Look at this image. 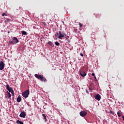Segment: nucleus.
I'll list each match as a JSON object with an SVG mask.
<instances>
[{
	"mask_svg": "<svg viewBox=\"0 0 124 124\" xmlns=\"http://www.w3.org/2000/svg\"><path fill=\"white\" fill-rule=\"evenodd\" d=\"M6 89L9 92V93H11L13 96H14V91L12 89V88L9 86L8 84H7L6 86Z\"/></svg>",
	"mask_w": 124,
	"mask_h": 124,
	"instance_id": "f257e3e1",
	"label": "nucleus"
},
{
	"mask_svg": "<svg viewBox=\"0 0 124 124\" xmlns=\"http://www.w3.org/2000/svg\"><path fill=\"white\" fill-rule=\"evenodd\" d=\"M59 35L58 37V38L59 39H62V37H65L66 36V34L64 33V32H61L60 31H59Z\"/></svg>",
	"mask_w": 124,
	"mask_h": 124,
	"instance_id": "f03ea898",
	"label": "nucleus"
},
{
	"mask_svg": "<svg viewBox=\"0 0 124 124\" xmlns=\"http://www.w3.org/2000/svg\"><path fill=\"white\" fill-rule=\"evenodd\" d=\"M22 96L25 98H27V97H29V95L30 94V90H28L25 91L24 92L22 93Z\"/></svg>",
	"mask_w": 124,
	"mask_h": 124,
	"instance_id": "7ed1b4c3",
	"label": "nucleus"
},
{
	"mask_svg": "<svg viewBox=\"0 0 124 124\" xmlns=\"http://www.w3.org/2000/svg\"><path fill=\"white\" fill-rule=\"evenodd\" d=\"M19 42V40L16 38V37H14L13 40L10 42L11 44H16Z\"/></svg>",
	"mask_w": 124,
	"mask_h": 124,
	"instance_id": "20e7f679",
	"label": "nucleus"
},
{
	"mask_svg": "<svg viewBox=\"0 0 124 124\" xmlns=\"http://www.w3.org/2000/svg\"><path fill=\"white\" fill-rule=\"evenodd\" d=\"M79 74L82 76V77H85L87 75V73L84 70H79Z\"/></svg>",
	"mask_w": 124,
	"mask_h": 124,
	"instance_id": "39448f33",
	"label": "nucleus"
},
{
	"mask_svg": "<svg viewBox=\"0 0 124 124\" xmlns=\"http://www.w3.org/2000/svg\"><path fill=\"white\" fill-rule=\"evenodd\" d=\"M79 114L81 117H85V116L87 115V112H86L85 110L81 111L80 112Z\"/></svg>",
	"mask_w": 124,
	"mask_h": 124,
	"instance_id": "423d86ee",
	"label": "nucleus"
},
{
	"mask_svg": "<svg viewBox=\"0 0 124 124\" xmlns=\"http://www.w3.org/2000/svg\"><path fill=\"white\" fill-rule=\"evenodd\" d=\"M4 68V63L2 61L0 62V70H2Z\"/></svg>",
	"mask_w": 124,
	"mask_h": 124,
	"instance_id": "0eeeda50",
	"label": "nucleus"
},
{
	"mask_svg": "<svg viewBox=\"0 0 124 124\" xmlns=\"http://www.w3.org/2000/svg\"><path fill=\"white\" fill-rule=\"evenodd\" d=\"M94 98L96 100H98V101H99L101 99V96H100V95L99 94H98L95 96Z\"/></svg>",
	"mask_w": 124,
	"mask_h": 124,
	"instance_id": "6e6552de",
	"label": "nucleus"
},
{
	"mask_svg": "<svg viewBox=\"0 0 124 124\" xmlns=\"http://www.w3.org/2000/svg\"><path fill=\"white\" fill-rule=\"evenodd\" d=\"M34 76L36 78H37V79H38L39 80H41V79H42V76L40 75H38L37 74H36L34 75Z\"/></svg>",
	"mask_w": 124,
	"mask_h": 124,
	"instance_id": "1a4fd4ad",
	"label": "nucleus"
},
{
	"mask_svg": "<svg viewBox=\"0 0 124 124\" xmlns=\"http://www.w3.org/2000/svg\"><path fill=\"white\" fill-rule=\"evenodd\" d=\"M19 117H20V118H26V112H22L19 115Z\"/></svg>",
	"mask_w": 124,
	"mask_h": 124,
	"instance_id": "9d476101",
	"label": "nucleus"
},
{
	"mask_svg": "<svg viewBox=\"0 0 124 124\" xmlns=\"http://www.w3.org/2000/svg\"><path fill=\"white\" fill-rule=\"evenodd\" d=\"M64 37L65 38L66 43H69V42H70V40H69V36L66 35V36H65Z\"/></svg>",
	"mask_w": 124,
	"mask_h": 124,
	"instance_id": "9b49d317",
	"label": "nucleus"
},
{
	"mask_svg": "<svg viewBox=\"0 0 124 124\" xmlns=\"http://www.w3.org/2000/svg\"><path fill=\"white\" fill-rule=\"evenodd\" d=\"M21 100H22V98L20 95H18L16 99V101L17 102H21Z\"/></svg>",
	"mask_w": 124,
	"mask_h": 124,
	"instance_id": "f8f14e48",
	"label": "nucleus"
},
{
	"mask_svg": "<svg viewBox=\"0 0 124 124\" xmlns=\"http://www.w3.org/2000/svg\"><path fill=\"white\" fill-rule=\"evenodd\" d=\"M40 80L42 81V82H47V79H46V78L43 77V76L42 77V78H41Z\"/></svg>",
	"mask_w": 124,
	"mask_h": 124,
	"instance_id": "ddd939ff",
	"label": "nucleus"
},
{
	"mask_svg": "<svg viewBox=\"0 0 124 124\" xmlns=\"http://www.w3.org/2000/svg\"><path fill=\"white\" fill-rule=\"evenodd\" d=\"M7 93V97L8 98H10V97H11V94H10V93H9L8 91H7L6 92Z\"/></svg>",
	"mask_w": 124,
	"mask_h": 124,
	"instance_id": "4468645a",
	"label": "nucleus"
},
{
	"mask_svg": "<svg viewBox=\"0 0 124 124\" xmlns=\"http://www.w3.org/2000/svg\"><path fill=\"white\" fill-rule=\"evenodd\" d=\"M21 33L23 35H27V33L25 31H21Z\"/></svg>",
	"mask_w": 124,
	"mask_h": 124,
	"instance_id": "2eb2a0df",
	"label": "nucleus"
},
{
	"mask_svg": "<svg viewBox=\"0 0 124 124\" xmlns=\"http://www.w3.org/2000/svg\"><path fill=\"white\" fill-rule=\"evenodd\" d=\"M42 116L44 117V119L45 120L46 122H47V118L46 117V115H45L44 114H43Z\"/></svg>",
	"mask_w": 124,
	"mask_h": 124,
	"instance_id": "dca6fc26",
	"label": "nucleus"
},
{
	"mask_svg": "<svg viewBox=\"0 0 124 124\" xmlns=\"http://www.w3.org/2000/svg\"><path fill=\"white\" fill-rule=\"evenodd\" d=\"M42 18H47V15L44 14L42 15Z\"/></svg>",
	"mask_w": 124,
	"mask_h": 124,
	"instance_id": "f3484780",
	"label": "nucleus"
},
{
	"mask_svg": "<svg viewBox=\"0 0 124 124\" xmlns=\"http://www.w3.org/2000/svg\"><path fill=\"white\" fill-rule=\"evenodd\" d=\"M47 44H48V45H50V46H52L53 45V43L51 41L48 42Z\"/></svg>",
	"mask_w": 124,
	"mask_h": 124,
	"instance_id": "a211bd4d",
	"label": "nucleus"
},
{
	"mask_svg": "<svg viewBox=\"0 0 124 124\" xmlns=\"http://www.w3.org/2000/svg\"><path fill=\"white\" fill-rule=\"evenodd\" d=\"M10 21V19L8 18H6V20H5V22L6 23H9V21Z\"/></svg>",
	"mask_w": 124,
	"mask_h": 124,
	"instance_id": "6ab92c4d",
	"label": "nucleus"
},
{
	"mask_svg": "<svg viewBox=\"0 0 124 124\" xmlns=\"http://www.w3.org/2000/svg\"><path fill=\"white\" fill-rule=\"evenodd\" d=\"M117 115H118V117H122V115H121V113L120 112V111L117 112Z\"/></svg>",
	"mask_w": 124,
	"mask_h": 124,
	"instance_id": "aec40b11",
	"label": "nucleus"
},
{
	"mask_svg": "<svg viewBox=\"0 0 124 124\" xmlns=\"http://www.w3.org/2000/svg\"><path fill=\"white\" fill-rule=\"evenodd\" d=\"M55 43V45L56 46H60V43H59L58 42H56Z\"/></svg>",
	"mask_w": 124,
	"mask_h": 124,
	"instance_id": "412c9836",
	"label": "nucleus"
},
{
	"mask_svg": "<svg viewBox=\"0 0 124 124\" xmlns=\"http://www.w3.org/2000/svg\"><path fill=\"white\" fill-rule=\"evenodd\" d=\"M42 24H43V25H44V26H47V24H46V22H42Z\"/></svg>",
	"mask_w": 124,
	"mask_h": 124,
	"instance_id": "4be33fe9",
	"label": "nucleus"
},
{
	"mask_svg": "<svg viewBox=\"0 0 124 124\" xmlns=\"http://www.w3.org/2000/svg\"><path fill=\"white\" fill-rule=\"evenodd\" d=\"M78 25L80 28H82V27H83V24H81L80 22L78 23Z\"/></svg>",
	"mask_w": 124,
	"mask_h": 124,
	"instance_id": "5701e85b",
	"label": "nucleus"
},
{
	"mask_svg": "<svg viewBox=\"0 0 124 124\" xmlns=\"http://www.w3.org/2000/svg\"><path fill=\"white\" fill-rule=\"evenodd\" d=\"M2 16H7V15L5 13H3L2 15Z\"/></svg>",
	"mask_w": 124,
	"mask_h": 124,
	"instance_id": "b1692460",
	"label": "nucleus"
},
{
	"mask_svg": "<svg viewBox=\"0 0 124 124\" xmlns=\"http://www.w3.org/2000/svg\"><path fill=\"white\" fill-rule=\"evenodd\" d=\"M59 34L58 32H56V34H55V37H58V35H59Z\"/></svg>",
	"mask_w": 124,
	"mask_h": 124,
	"instance_id": "393cba45",
	"label": "nucleus"
},
{
	"mask_svg": "<svg viewBox=\"0 0 124 124\" xmlns=\"http://www.w3.org/2000/svg\"><path fill=\"white\" fill-rule=\"evenodd\" d=\"M20 122H21V121H20V120H17V121H16V124H20Z\"/></svg>",
	"mask_w": 124,
	"mask_h": 124,
	"instance_id": "a878e982",
	"label": "nucleus"
},
{
	"mask_svg": "<svg viewBox=\"0 0 124 124\" xmlns=\"http://www.w3.org/2000/svg\"><path fill=\"white\" fill-rule=\"evenodd\" d=\"M94 79L95 81H97V79H96V77H95V76L94 77Z\"/></svg>",
	"mask_w": 124,
	"mask_h": 124,
	"instance_id": "bb28decb",
	"label": "nucleus"
},
{
	"mask_svg": "<svg viewBox=\"0 0 124 124\" xmlns=\"http://www.w3.org/2000/svg\"><path fill=\"white\" fill-rule=\"evenodd\" d=\"M110 113L114 114V112H113V111H110Z\"/></svg>",
	"mask_w": 124,
	"mask_h": 124,
	"instance_id": "cd10ccee",
	"label": "nucleus"
},
{
	"mask_svg": "<svg viewBox=\"0 0 124 124\" xmlns=\"http://www.w3.org/2000/svg\"><path fill=\"white\" fill-rule=\"evenodd\" d=\"M92 76H93V77L95 76V75L94 74V73H92Z\"/></svg>",
	"mask_w": 124,
	"mask_h": 124,
	"instance_id": "c85d7f7f",
	"label": "nucleus"
},
{
	"mask_svg": "<svg viewBox=\"0 0 124 124\" xmlns=\"http://www.w3.org/2000/svg\"><path fill=\"white\" fill-rule=\"evenodd\" d=\"M80 56L81 57H83L84 56V55L83 54V53H80Z\"/></svg>",
	"mask_w": 124,
	"mask_h": 124,
	"instance_id": "c756f323",
	"label": "nucleus"
},
{
	"mask_svg": "<svg viewBox=\"0 0 124 124\" xmlns=\"http://www.w3.org/2000/svg\"><path fill=\"white\" fill-rule=\"evenodd\" d=\"M19 124H24V123L23 122H21L19 123Z\"/></svg>",
	"mask_w": 124,
	"mask_h": 124,
	"instance_id": "7c9ffc66",
	"label": "nucleus"
},
{
	"mask_svg": "<svg viewBox=\"0 0 124 124\" xmlns=\"http://www.w3.org/2000/svg\"><path fill=\"white\" fill-rule=\"evenodd\" d=\"M96 18H98V16L97 15H96Z\"/></svg>",
	"mask_w": 124,
	"mask_h": 124,
	"instance_id": "2f4dec72",
	"label": "nucleus"
},
{
	"mask_svg": "<svg viewBox=\"0 0 124 124\" xmlns=\"http://www.w3.org/2000/svg\"><path fill=\"white\" fill-rule=\"evenodd\" d=\"M86 93H89V92L88 91V90L86 91Z\"/></svg>",
	"mask_w": 124,
	"mask_h": 124,
	"instance_id": "473e14b6",
	"label": "nucleus"
},
{
	"mask_svg": "<svg viewBox=\"0 0 124 124\" xmlns=\"http://www.w3.org/2000/svg\"><path fill=\"white\" fill-rule=\"evenodd\" d=\"M62 23H63V24H64V22L63 21Z\"/></svg>",
	"mask_w": 124,
	"mask_h": 124,
	"instance_id": "72a5a7b5",
	"label": "nucleus"
},
{
	"mask_svg": "<svg viewBox=\"0 0 124 124\" xmlns=\"http://www.w3.org/2000/svg\"><path fill=\"white\" fill-rule=\"evenodd\" d=\"M57 39H58V38H56V40H57Z\"/></svg>",
	"mask_w": 124,
	"mask_h": 124,
	"instance_id": "f704fd0d",
	"label": "nucleus"
}]
</instances>
